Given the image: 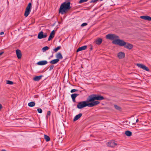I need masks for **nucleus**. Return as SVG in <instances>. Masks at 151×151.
Masks as SVG:
<instances>
[{"label": "nucleus", "instance_id": "nucleus-28", "mask_svg": "<svg viewBox=\"0 0 151 151\" xmlns=\"http://www.w3.org/2000/svg\"><path fill=\"white\" fill-rule=\"evenodd\" d=\"M61 48V46H58L56 48H55L53 50L55 51V52H56L58 51V50H60V48Z\"/></svg>", "mask_w": 151, "mask_h": 151}, {"label": "nucleus", "instance_id": "nucleus-5", "mask_svg": "<svg viewBox=\"0 0 151 151\" xmlns=\"http://www.w3.org/2000/svg\"><path fill=\"white\" fill-rule=\"evenodd\" d=\"M32 8V5L31 3H29L26 7L25 12L24 16L26 17H27L30 14Z\"/></svg>", "mask_w": 151, "mask_h": 151}, {"label": "nucleus", "instance_id": "nucleus-27", "mask_svg": "<svg viewBox=\"0 0 151 151\" xmlns=\"http://www.w3.org/2000/svg\"><path fill=\"white\" fill-rule=\"evenodd\" d=\"M49 49V47L47 46H46L42 48V50L43 52H45L46 50H48Z\"/></svg>", "mask_w": 151, "mask_h": 151}, {"label": "nucleus", "instance_id": "nucleus-19", "mask_svg": "<svg viewBox=\"0 0 151 151\" xmlns=\"http://www.w3.org/2000/svg\"><path fill=\"white\" fill-rule=\"evenodd\" d=\"M102 41V40L101 38H98L95 41L96 44L97 45H100L101 44Z\"/></svg>", "mask_w": 151, "mask_h": 151}, {"label": "nucleus", "instance_id": "nucleus-2", "mask_svg": "<svg viewBox=\"0 0 151 151\" xmlns=\"http://www.w3.org/2000/svg\"><path fill=\"white\" fill-rule=\"evenodd\" d=\"M70 5V1L68 2L65 1L62 3L60 7L59 13L62 14L66 13L71 8Z\"/></svg>", "mask_w": 151, "mask_h": 151}, {"label": "nucleus", "instance_id": "nucleus-32", "mask_svg": "<svg viewBox=\"0 0 151 151\" xmlns=\"http://www.w3.org/2000/svg\"><path fill=\"white\" fill-rule=\"evenodd\" d=\"M54 66V65H50V67H49V71L53 69V68Z\"/></svg>", "mask_w": 151, "mask_h": 151}, {"label": "nucleus", "instance_id": "nucleus-13", "mask_svg": "<svg viewBox=\"0 0 151 151\" xmlns=\"http://www.w3.org/2000/svg\"><path fill=\"white\" fill-rule=\"evenodd\" d=\"M125 53L123 52H120L118 53L117 56L119 59H122L125 57Z\"/></svg>", "mask_w": 151, "mask_h": 151}, {"label": "nucleus", "instance_id": "nucleus-4", "mask_svg": "<svg viewBox=\"0 0 151 151\" xmlns=\"http://www.w3.org/2000/svg\"><path fill=\"white\" fill-rule=\"evenodd\" d=\"M112 43L115 45H118L120 46H124L126 42L123 40L118 39L114 40L112 41Z\"/></svg>", "mask_w": 151, "mask_h": 151}, {"label": "nucleus", "instance_id": "nucleus-15", "mask_svg": "<svg viewBox=\"0 0 151 151\" xmlns=\"http://www.w3.org/2000/svg\"><path fill=\"white\" fill-rule=\"evenodd\" d=\"M124 47L130 50L133 47V45L130 44L126 42V44L124 46Z\"/></svg>", "mask_w": 151, "mask_h": 151}, {"label": "nucleus", "instance_id": "nucleus-16", "mask_svg": "<svg viewBox=\"0 0 151 151\" xmlns=\"http://www.w3.org/2000/svg\"><path fill=\"white\" fill-rule=\"evenodd\" d=\"M56 57L58 60L59 61L60 59H62L63 58V57L60 52L58 53L56 55Z\"/></svg>", "mask_w": 151, "mask_h": 151}, {"label": "nucleus", "instance_id": "nucleus-24", "mask_svg": "<svg viewBox=\"0 0 151 151\" xmlns=\"http://www.w3.org/2000/svg\"><path fill=\"white\" fill-rule=\"evenodd\" d=\"M79 94L77 93H73L71 95V97L72 99H75L78 95Z\"/></svg>", "mask_w": 151, "mask_h": 151}, {"label": "nucleus", "instance_id": "nucleus-10", "mask_svg": "<svg viewBox=\"0 0 151 151\" xmlns=\"http://www.w3.org/2000/svg\"><path fill=\"white\" fill-rule=\"evenodd\" d=\"M55 32L54 30L52 31L50 34L48 41H49L52 39L55 36Z\"/></svg>", "mask_w": 151, "mask_h": 151}, {"label": "nucleus", "instance_id": "nucleus-33", "mask_svg": "<svg viewBox=\"0 0 151 151\" xmlns=\"http://www.w3.org/2000/svg\"><path fill=\"white\" fill-rule=\"evenodd\" d=\"M99 0H91L89 2V3H96Z\"/></svg>", "mask_w": 151, "mask_h": 151}, {"label": "nucleus", "instance_id": "nucleus-14", "mask_svg": "<svg viewBox=\"0 0 151 151\" xmlns=\"http://www.w3.org/2000/svg\"><path fill=\"white\" fill-rule=\"evenodd\" d=\"M47 63L46 60H42L38 62L37 64L39 65H43L46 64Z\"/></svg>", "mask_w": 151, "mask_h": 151}, {"label": "nucleus", "instance_id": "nucleus-29", "mask_svg": "<svg viewBox=\"0 0 151 151\" xmlns=\"http://www.w3.org/2000/svg\"><path fill=\"white\" fill-rule=\"evenodd\" d=\"M6 83L9 85H12L14 83V82L12 81L7 80L6 81Z\"/></svg>", "mask_w": 151, "mask_h": 151}, {"label": "nucleus", "instance_id": "nucleus-36", "mask_svg": "<svg viewBox=\"0 0 151 151\" xmlns=\"http://www.w3.org/2000/svg\"><path fill=\"white\" fill-rule=\"evenodd\" d=\"M87 24L86 23H84L82 24L81 25V26L84 27V26L87 25Z\"/></svg>", "mask_w": 151, "mask_h": 151}, {"label": "nucleus", "instance_id": "nucleus-35", "mask_svg": "<svg viewBox=\"0 0 151 151\" xmlns=\"http://www.w3.org/2000/svg\"><path fill=\"white\" fill-rule=\"evenodd\" d=\"M37 111L39 113H41L42 112V109L40 108H38L37 109Z\"/></svg>", "mask_w": 151, "mask_h": 151}, {"label": "nucleus", "instance_id": "nucleus-3", "mask_svg": "<svg viewBox=\"0 0 151 151\" xmlns=\"http://www.w3.org/2000/svg\"><path fill=\"white\" fill-rule=\"evenodd\" d=\"M89 99L88 96L86 101L78 102L77 105V108L79 109H81L86 106L92 107V106L93 104V103H91V101H89Z\"/></svg>", "mask_w": 151, "mask_h": 151}, {"label": "nucleus", "instance_id": "nucleus-42", "mask_svg": "<svg viewBox=\"0 0 151 151\" xmlns=\"http://www.w3.org/2000/svg\"><path fill=\"white\" fill-rule=\"evenodd\" d=\"M1 151H6L5 150H3Z\"/></svg>", "mask_w": 151, "mask_h": 151}, {"label": "nucleus", "instance_id": "nucleus-9", "mask_svg": "<svg viewBox=\"0 0 151 151\" xmlns=\"http://www.w3.org/2000/svg\"><path fill=\"white\" fill-rule=\"evenodd\" d=\"M107 145L109 147H114L117 144L115 143L113 140H111L108 142Z\"/></svg>", "mask_w": 151, "mask_h": 151}, {"label": "nucleus", "instance_id": "nucleus-26", "mask_svg": "<svg viewBox=\"0 0 151 151\" xmlns=\"http://www.w3.org/2000/svg\"><path fill=\"white\" fill-rule=\"evenodd\" d=\"M114 107H115V109L117 110L120 111L121 109V108L116 105H114Z\"/></svg>", "mask_w": 151, "mask_h": 151}, {"label": "nucleus", "instance_id": "nucleus-8", "mask_svg": "<svg viewBox=\"0 0 151 151\" xmlns=\"http://www.w3.org/2000/svg\"><path fill=\"white\" fill-rule=\"evenodd\" d=\"M137 65L138 67L142 68L143 70H144L147 71H149L150 70L147 67L143 64L137 63Z\"/></svg>", "mask_w": 151, "mask_h": 151}, {"label": "nucleus", "instance_id": "nucleus-17", "mask_svg": "<svg viewBox=\"0 0 151 151\" xmlns=\"http://www.w3.org/2000/svg\"><path fill=\"white\" fill-rule=\"evenodd\" d=\"M82 113H80L78 115H76L75 117H74L73 119V121L74 122H75L77 120L79 119L80 118L81 116H82Z\"/></svg>", "mask_w": 151, "mask_h": 151}, {"label": "nucleus", "instance_id": "nucleus-22", "mask_svg": "<svg viewBox=\"0 0 151 151\" xmlns=\"http://www.w3.org/2000/svg\"><path fill=\"white\" fill-rule=\"evenodd\" d=\"M125 134L128 137H130L132 135V132L129 131H126L125 132Z\"/></svg>", "mask_w": 151, "mask_h": 151}, {"label": "nucleus", "instance_id": "nucleus-7", "mask_svg": "<svg viewBox=\"0 0 151 151\" xmlns=\"http://www.w3.org/2000/svg\"><path fill=\"white\" fill-rule=\"evenodd\" d=\"M47 34L45 33L44 34L42 31L40 32L38 34L37 38L39 39H42L46 38L47 37Z\"/></svg>", "mask_w": 151, "mask_h": 151}, {"label": "nucleus", "instance_id": "nucleus-40", "mask_svg": "<svg viewBox=\"0 0 151 151\" xmlns=\"http://www.w3.org/2000/svg\"><path fill=\"white\" fill-rule=\"evenodd\" d=\"M4 53V52H0V56L2 54H3Z\"/></svg>", "mask_w": 151, "mask_h": 151}, {"label": "nucleus", "instance_id": "nucleus-41", "mask_svg": "<svg viewBox=\"0 0 151 151\" xmlns=\"http://www.w3.org/2000/svg\"><path fill=\"white\" fill-rule=\"evenodd\" d=\"M138 121H139V120L138 119H137L136 120V123L138 122Z\"/></svg>", "mask_w": 151, "mask_h": 151}, {"label": "nucleus", "instance_id": "nucleus-25", "mask_svg": "<svg viewBox=\"0 0 151 151\" xmlns=\"http://www.w3.org/2000/svg\"><path fill=\"white\" fill-rule=\"evenodd\" d=\"M44 139L47 142H48L50 140V138L47 135L45 134L44 135Z\"/></svg>", "mask_w": 151, "mask_h": 151}, {"label": "nucleus", "instance_id": "nucleus-23", "mask_svg": "<svg viewBox=\"0 0 151 151\" xmlns=\"http://www.w3.org/2000/svg\"><path fill=\"white\" fill-rule=\"evenodd\" d=\"M35 103L34 101H31L28 104V106L29 107H33L35 105Z\"/></svg>", "mask_w": 151, "mask_h": 151}, {"label": "nucleus", "instance_id": "nucleus-37", "mask_svg": "<svg viewBox=\"0 0 151 151\" xmlns=\"http://www.w3.org/2000/svg\"><path fill=\"white\" fill-rule=\"evenodd\" d=\"M4 34V32H2L0 33V35H3Z\"/></svg>", "mask_w": 151, "mask_h": 151}, {"label": "nucleus", "instance_id": "nucleus-38", "mask_svg": "<svg viewBox=\"0 0 151 151\" xmlns=\"http://www.w3.org/2000/svg\"><path fill=\"white\" fill-rule=\"evenodd\" d=\"M72 99V100H73V101L74 102H76V99Z\"/></svg>", "mask_w": 151, "mask_h": 151}, {"label": "nucleus", "instance_id": "nucleus-34", "mask_svg": "<svg viewBox=\"0 0 151 151\" xmlns=\"http://www.w3.org/2000/svg\"><path fill=\"white\" fill-rule=\"evenodd\" d=\"M78 90L76 89H73L70 91V92L71 93H74L76 91H78Z\"/></svg>", "mask_w": 151, "mask_h": 151}, {"label": "nucleus", "instance_id": "nucleus-18", "mask_svg": "<svg viewBox=\"0 0 151 151\" xmlns=\"http://www.w3.org/2000/svg\"><path fill=\"white\" fill-rule=\"evenodd\" d=\"M87 47V46L86 45H84L79 47L77 49L76 52H78L80 51L84 50L86 49Z\"/></svg>", "mask_w": 151, "mask_h": 151}, {"label": "nucleus", "instance_id": "nucleus-30", "mask_svg": "<svg viewBox=\"0 0 151 151\" xmlns=\"http://www.w3.org/2000/svg\"><path fill=\"white\" fill-rule=\"evenodd\" d=\"M51 114V111H48L47 112V115L46 116V118L48 119V116H50Z\"/></svg>", "mask_w": 151, "mask_h": 151}, {"label": "nucleus", "instance_id": "nucleus-21", "mask_svg": "<svg viewBox=\"0 0 151 151\" xmlns=\"http://www.w3.org/2000/svg\"><path fill=\"white\" fill-rule=\"evenodd\" d=\"M59 61L58 59H56L50 61L49 63H50L54 64L57 63Z\"/></svg>", "mask_w": 151, "mask_h": 151}, {"label": "nucleus", "instance_id": "nucleus-39", "mask_svg": "<svg viewBox=\"0 0 151 151\" xmlns=\"http://www.w3.org/2000/svg\"><path fill=\"white\" fill-rule=\"evenodd\" d=\"M92 49H93L91 45V47L90 48V51L92 50Z\"/></svg>", "mask_w": 151, "mask_h": 151}, {"label": "nucleus", "instance_id": "nucleus-31", "mask_svg": "<svg viewBox=\"0 0 151 151\" xmlns=\"http://www.w3.org/2000/svg\"><path fill=\"white\" fill-rule=\"evenodd\" d=\"M88 0H80L78 2V4H81L84 2H87Z\"/></svg>", "mask_w": 151, "mask_h": 151}, {"label": "nucleus", "instance_id": "nucleus-11", "mask_svg": "<svg viewBox=\"0 0 151 151\" xmlns=\"http://www.w3.org/2000/svg\"><path fill=\"white\" fill-rule=\"evenodd\" d=\"M16 54L18 59H19L22 57V53L20 50L17 49L16 50Z\"/></svg>", "mask_w": 151, "mask_h": 151}, {"label": "nucleus", "instance_id": "nucleus-20", "mask_svg": "<svg viewBox=\"0 0 151 151\" xmlns=\"http://www.w3.org/2000/svg\"><path fill=\"white\" fill-rule=\"evenodd\" d=\"M42 75L40 76H36L33 78V80L35 81H39L42 78Z\"/></svg>", "mask_w": 151, "mask_h": 151}, {"label": "nucleus", "instance_id": "nucleus-12", "mask_svg": "<svg viewBox=\"0 0 151 151\" xmlns=\"http://www.w3.org/2000/svg\"><path fill=\"white\" fill-rule=\"evenodd\" d=\"M140 18L142 19L147 20L148 21H151V17L148 16H142L140 17Z\"/></svg>", "mask_w": 151, "mask_h": 151}, {"label": "nucleus", "instance_id": "nucleus-6", "mask_svg": "<svg viewBox=\"0 0 151 151\" xmlns=\"http://www.w3.org/2000/svg\"><path fill=\"white\" fill-rule=\"evenodd\" d=\"M106 37L107 39L113 41L118 39L119 38L118 36L114 34H108L106 35Z\"/></svg>", "mask_w": 151, "mask_h": 151}, {"label": "nucleus", "instance_id": "nucleus-1", "mask_svg": "<svg viewBox=\"0 0 151 151\" xmlns=\"http://www.w3.org/2000/svg\"><path fill=\"white\" fill-rule=\"evenodd\" d=\"M89 101L91 103H93L92 106H94L97 105L100 103V102L98 101H101L104 100V98L102 96L98 94H93L88 96Z\"/></svg>", "mask_w": 151, "mask_h": 151}]
</instances>
